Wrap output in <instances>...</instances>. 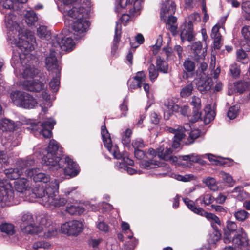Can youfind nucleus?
<instances>
[{"label": "nucleus", "instance_id": "1", "mask_svg": "<svg viewBox=\"0 0 250 250\" xmlns=\"http://www.w3.org/2000/svg\"><path fill=\"white\" fill-rule=\"evenodd\" d=\"M45 152L42 161L48 167L49 170L63 172L66 176L70 177H74L79 173L80 168L78 164L69 157H63L62 147L54 140H50Z\"/></svg>", "mask_w": 250, "mask_h": 250}, {"label": "nucleus", "instance_id": "2", "mask_svg": "<svg viewBox=\"0 0 250 250\" xmlns=\"http://www.w3.org/2000/svg\"><path fill=\"white\" fill-rule=\"evenodd\" d=\"M39 226L35 225L33 215L29 213H24L21 217L20 227L21 231L27 234H37L48 238L57 234L58 228L51 224L49 217L46 214H40L36 217Z\"/></svg>", "mask_w": 250, "mask_h": 250}, {"label": "nucleus", "instance_id": "3", "mask_svg": "<svg viewBox=\"0 0 250 250\" xmlns=\"http://www.w3.org/2000/svg\"><path fill=\"white\" fill-rule=\"evenodd\" d=\"M16 17L9 13L5 16V22L7 28L8 40L12 44H15L24 54L34 49L35 38L32 34L24 33V30L16 21Z\"/></svg>", "mask_w": 250, "mask_h": 250}, {"label": "nucleus", "instance_id": "4", "mask_svg": "<svg viewBox=\"0 0 250 250\" xmlns=\"http://www.w3.org/2000/svg\"><path fill=\"white\" fill-rule=\"evenodd\" d=\"M59 182L54 179L48 185L45 189L41 188L39 190L38 202L44 207L49 208L64 206L67 200L58 194Z\"/></svg>", "mask_w": 250, "mask_h": 250}, {"label": "nucleus", "instance_id": "5", "mask_svg": "<svg viewBox=\"0 0 250 250\" xmlns=\"http://www.w3.org/2000/svg\"><path fill=\"white\" fill-rule=\"evenodd\" d=\"M86 9L83 7H73L67 12V15L71 18L77 19L74 22L72 28L74 32V38L77 40L83 36L89 26V22L86 20L88 15Z\"/></svg>", "mask_w": 250, "mask_h": 250}, {"label": "nucleus", "instance_id": "6", "mask_svg": "<svg viewBox=\"0 0 250 250\" xmlns=\"http://www.w3.org/2000/svg\"><path fill=\"white\" fill-rule=\"evenodd\" d=\"M176 10V4L172 0H162L161 18L166 20L167 18L166 28L173 35L177 34V19L173 16Z\"/></svg>", "mask_w": 250, "mask_h": 250}, {"label": "nucleus", "instance_id": "7", "mask_svg": "<svg viewBox=\"0 0 250 250\" xmlns=\"http://www.w3.org/2000/svg\"><path fill=\"white\" fill-rule=\"evenodd\" d=\"M16 191L15 195L18 199L27 201L29 202H34L36 199L38 198L39 190L41 188L35 189L33 192L31 191L29 181L24 178L18 179L15 181L14 185Z\"/></svg>", "mask_w": 250, "mask_h": 250}, {"label": "nucleus", "instance_id": "8", "mask_svg": "<svg viewBox=\"0 0 250 250\" xmlns=\"http://www.w3.org/2000/svg\"><path fill=\"white\" fill-rule=\"evenodd\" d=\"M37 73L38 70L30 66H27L23 69L21 74L24 80L21 83L24 89L36 92L41 90L43 83L33 79Z\"/></svg>", "mask_w": 250, "mask_h": 250}, {"label": "nucleus", "instance_id": "9", "mask_svg": "<svg viewBox=\"0 0 250 250\" xmlns=\"http://www.w3.org/2000/svg\"><path fill=\"white\" fill-rule=\"evenodd\" d=\"M56 124L53 118H49L42 123H36L34 121L29 120L26 123V129L36 136L42 134L44 138H49L52 136V130Z\"/></svg>", "mask_w": 250, "mask_h": 250}, {"label": "nucleus", "instance_id": "10", "mask_svg": "<svg viewBox=\"0 0 250 250\" xmlns=\"http://www.w3.org/2000/svg\"><path fill=\"white\" fill-rule=\"evenodd\" d=\"M10 183L7 180H0V203L2 207L19 204L20 199L15 197Z\"/></svg>", "mask_w": 250, "mask_h": 250}, {"label": "nucleus", "instance_id": "11", "mask_svg": "<svg viewBox=\"0 0 250 250\" xmlns=\"http://www.w3.org/2000/svg\"><path fill=\"white\" fill-rule=\"evenodd\" d=\"M10 98L15 105L25 109L33 108L38 104L36 100L32 96L23 91H13L10 94Z\"/></svg>", "mask_w": 250, "mask_h": 250}, {"label": "nucleus", "instance_id": "12", "mask_svg": "<svg viewBox=\"0 0 250 250\" xmlns=\"http://www.w3.org/2000/svg\"><path fill=\"white\" fill-rule=\"evenodd\" d=\"M34 164L35 160L33 158H28L26 160L20 159L16 162V168L6 169L4 170V173L7 178L16 180L20 179V176L22 175L23 172L25 173V171L28 167Z\"/></svg>", "mask_w": 250, "mask_h": 250}, {"label": "nucleus", "instance_id": "13", "mask_svg": "<svg viewBox=\"0 0 250 250\" xmlns=\"http://www.w3.org/2000/svg\"><path fill=\"white\" fill-rule=\"evenodd\" d=\"M128 7L129 13L134 16L141 7L140 2L138 0H115V11L116 13L122 12V10Z\"/></svg>", "mask_w": 250, "mask_h": 250}, {"label": "nucleus", "instance_id": "14", "mask_svg": "<svg viewBox=\"0 0 250 250\" xmlns=\"http://www.w3.org/2000/svg\"><path fill=\"white\" fill-rule=\"evenodd\" d=\"M51 43L52 47L55 48L58 52H60L61 49L62 51H71L75 44L71 36L63 38L61 36L54 37Z\"/></svg>", "mask_w": 250, "mask_h": 250}, {"label": "nucleus", "instance_id": "15", "mask_svg": "<svg viewBox=\"0 0 250 250\" xmlns=\"http://www.w3.org/2000/svg\"><path fill=\"white\" fill-rule=\"evenodd\" d=\"M231 241L241 250H250V244L247 234L242 228L238 229L237 234L231 238Z\"/></svg>", "mask_w": 250, "mask_h": 250}, {"label": "nucleus", "instance_id": "16", "mask_svg": "<svg viewBox=\"0 0 250 250\" xmlns=\"http://www.w3.org/2000/svg\"><path fill=\"white\" fill-rule=\"evenodd\" d=\"M58 52L52 47L50 50L49 54L46 57L45 60V66L48 71L52 73H61V67H60L59 62L56 57V55Z\"/></svg>", "mask_w": 250, "mask_h": 250}, {"label": "nucleus", "instance_id": "17", "mask_svg": "<svg viewBox=\"0 0 250 250\" xmlns=\"http://www.w3.org/2000/svg\"><path fill=\"white\" fill-rule=\"evenodd\" d=\"M25 175L27 177H30L35 182H43L46 183L45 188L49 185L50 182V176L42 172L40 168H28L25 171Z\"/></svg>", "mask_w": 250, "mask_h": 250}, {"label": "nucleus", "instance_id": "18", "mask_svg": "<svg viewBox=\"0 0 250 250\" xmlns=\"http://www.w3.org/2000/svg\"><path fill=\"white\" fill-rule=\"evenodd\" d=\"M83 224L77 220H72L63 224L61 226L62 233L69 235H77L82 231Z\"/></svg>", "mask_w": 250, "mask_h": 250}, {"label": "nucleus", "instance_id": "19", "mask_svg": "<svg viewBox=\"0 0 250 250\" xmlns=\"http://www.w3.org/2000/svg\"><path fill=\"white\" fill-rule=\"evenodd\" d=\"M146 75L144 71H139L136 73V75L128 80L127 84L129 89L132 90L141 88L143 83L145 82Z\"/></svg>", "mask_w": 250, "mask_h": 250}, {"label": "nucleus", "instance_id": "20", "mask_svg": "<svg viewBox=\"0 0 250 250\" xmlns=\"http://www.w3.org/2000/svg\"><path fill=\"white\" fill-rule=\"evenodd\" d=\"M101 135L105 147L107 149L110 153L114 150V154L116 152L115 151H117L118 146L116 145L113 146L112 145L110 134L107 130L105 125L101 126Z\"/></svg>", "mask_w": 250, "mask_h": 250}, {"label": "nucleus", "instance_id": "21", "mask_svg": "<svg viewBox=\"0 0 250 250\" xmlns=\"http://www.w3.org/2000/svg\"><path fill=\"white\" fill-rule=\"evenodd\" d=\"M238 231L237 226L235 222L228 221L227 222L226 228L224 229V242L225 243H229L231 242L232 234Z\"/></svg>", "mask_w": 250, "mask_h": 250}, {"label": "nucleus", "instance_id": "22", "mask_svg": "<svg viewBox=\"0 0 250 250\" xmlns=\"http://www.w3.org/2000/svg\"><path fill=\"white\" fill-rule=\"evenodd\" d=\"M190 104L193 107V115L191 119L192 122H195L201 118V113L200 109L201 107V101L198 97L193 96L191 97Z\"/></svg>", "mask_w": 250, "mask_h": 250}, {"label": "nucleus", "instance_id": "23", "mask_svg": "<svg viewBox=\"0 0 250 250\" xmlns=\"http://www.w3.org/2000/svg\"><path fill=\"white\" fill-rule=\"evenodd\" d=\"M2 144L5 147V149L7 151H9L13 149V148L17 146L19 143L20 140L17 137L16 134L14 135H10L8 137L3 138L2 139Z\"/></svg>", "mask_w": 250, "mask_h": 250}, {"label": "nucleus", "instance_id": "24", "mask_svg": "<svg viewBox=\"0 0 250 250\" xmlns=\"http://www.w3.org/2000/svg\"><path fill=\"white\" fill-rule=\"evenodd\" d=\"M190 126L188 124L185 125L184 126H178L176 128L168 127L167 130L174 134V138L178 140H181L186 135L185 132L189 130Z\"/></svg>", "mask_w": 250, "mask_h": 250}, {"label": "nucleus", "instance_id": "25", "mask_svg": "<svg viewBox=\"0 0 250 250\" xmlns=\"http://www.w3.org/2000/svg\"><path fill=\"white\" fill-rule=\"evenodd\" d=\"M122 33L121 24L118 22H116L115 29V35L113 41V45L111 47V53L115 55L118 48V43L120 41L121 35Z\"/></svg>", "mask_w": 250, "mask_h": 250}, {"label": "nucleus", "instance_id": "26", "mask_svg": "<svg viewBox=\"0 0 250 250\" xmlns=\"http://www.w3.org/2000/svg\"><path fill=\"white\" fill-rule=\"evenodd\" d=\"M191 48L194 51V58L197 61L203 60L205 57V52L202 50V45L199 42L192 44Z\"/></svg>", "mask_w": 250, "mask_h": 250}, {"label": "nucleus", "instance_id": "27", "mask_svg": "<svg viewBox=\"0 0 250 250\" xmlns=\"http://www.w3.org/2000/svg\"><path fill=\"white\" fill-rule=\"evenodd\" d=\"M163 108L168 112H179V106L175 104V99L173 98L167 99L164 103Z\"/></svg>", "mask_w": 250, "mask_h": 250}, {"label": "nucleus", "instance_id": "28", "mask_svg": "<svg viewBox=\"0 0 250 250\" xmlns=\"http://www.w3.org/2000/svg\"><path fill=\"white\" fill-rule=\"evenodd\" d=\"M15 127V123L12 120L7 118L0 120V129L2 131H13Z\"/></svg>", "mask_w": 250, "mask_h": 250}, {"label": "nucleus", "instance_id": "29", "mask_svg": "<svg viewBox=\"0 0 250 250\" xmlns=\"http://www.w3.org/2000/svg\"><path fill=\"white\" fill-rule=\"evenodd\" d=\"M51 247L49 243L44 241H38L30 244L26 246L28 250H44Z\"/></svg>", "mask_w": 250, "mask_h": 250}, {"label": "nucleus", "instance_id": "30", "mask_svg": "<svg viewBox=\"0 0 250 250\" xmlns=\"http://www.w3.org/2000/svg\"><path fill=\"white\" fill-rule=\"evenodd\" d=\"M164 163L157 162L155 160H143L140 162L139 165L140 167L146 169L155 168L158 167H163Z\"/></svg>", "mask_w": 250, "mask_h": 250}, {"label": "nucleus", "instance_id": "31", "mask_svg": "<svg viewBox=\"0 0 250 250\" xmlns=\"http://www.w3.org/2000/svg\"><path fill=\"white\" fill-rule=\"evenodd\" d=\"M191 21H190L188 23V28L184 29L181 33V38L182 41L188 40L191 41L194 38L193 30L192 26L191 24Z\"/></svg>", "mask_w": 250, "mask_h": 250}, {"label": "nucleus", "instance_id": "32", "mask_svg": "<svg viewBox=\"0 0 250 250\" xmlns=\"http://www.w3.org/2000/svg\"><path fill=\"white\" fill-rule=\"evenodd\" d=\"M115 151L116 152L114 154V150L111 151L110 153L115 158L122 160L126 166L127 165L132 166L134 164L133 161L128 158L126 153L125 154H121L119 152L118 147H117V151L116 150Z\"/></svg>", "mask_w": 250, "mask_h": 250}, {"label": "nucleus", "instance_id": "33", "mask_svg": "<svg viewBox=\"0 0 250 250\" xmlns=\"http://www.w3.org/2000/svg\"><path fill=\"white\" fill-rule=\"evenodd\" d=\"M204 112V122L206 124H208L214 119L215 112L211 109L210 104H208L206 106Z\"/></svg>", "mask_w": 250, "mask_h": 250}, {"label": "nucleus", "instance_id": "34", "mask_svg": "<svg viewBox=\"0 0 250 250\" xmlns=\"http://www.w3.org/2000/svg\"><path fill=\"white\" fill-rule=\"evenodd\" d=\"M202 211V213H201L200 215L205 217L208 220L210 221L212 226L216 230L214 224H216L219 225L221 224L219 218L215 214L212 213L208 212L204 209H203Z\"/></svg>", "mask_w": 250, "mask_h": 250}, {"label": "nucleus", "instance_id": "35", "mask_svg": "<svg viewBox=\"0 0 250 250\" xmlns=\"http://www.w3.org/2000/svg\"><path fill=\"white\" fill-rule=\"evenodd\" d=\"M156 65L159 72L165 74L169 72V67L167 63L163 59H162L160 57H157Z\"/></svg>", "mask_w": 250, "mask_h": 250}, {"label": "nucleus", "instance_id": "36", "mask_svg": "<svg viewBox=\"0 0 250 250\" xmlns=\"http://www.w3.org/2000/svg\"><path fill=\"white\" fill-rule=\"evenodd\" d=\"M184 72L187 74H193L195 69V63L190 58H187L183 62Z\"/></svg>", "mask_w": 250, "mask_h": 250}, {"label": "nucleus", "instance_id": "37", "mask_svg": "<svg viewBox=\"0 0 250 250\" xmlns=\"http://www.w3.org/2000/svg\"><path fill=\"white\" fill-rule=\"evenodd\" d=\"M183 200L188 208L194 213L199 215L202 213V211L204 209L200 207L197 208L193 201L188 198H184Z\"/></svg>", "mask_w": 250, "mask_h": 250}, {"label": "nucleus", "instance_id": "38", "mask_svg": "<svg viewBox=\"0 0 250 250\" xmlns=\"http://www.w3.org/2000/svg\"><path fill=\"white\" fill-rule=\"evenodd\" d=\"M37 33L38 37L42 40H48L50 37V32L45 26H40L37 28Z\"/></svg>", "mask_w": 250, "mask_h": 250}, {"label": "nucleus", "instance_id": "39", "mask_svg": "<svg viewBox=\"0 0 250 250\" xmlns=\"http://www.w3.org/2000/svg\"><path fill=\"white\" fill-rule=\"evenodd\" d=\"M214 198L210 194H204L201 195L197 200V201H200L201 205L208 206L213 203Z\"/></svg>", "mask_w": 250, "mask_h": 250}, {"label": "nucleus", "instance_id": "40", "mask_svg": "<svg viewBox=\"0 0 250 250\" xmlns=\"http://www.w3.org/2000/svg\"><path fill=\"white\" fill-rule=\"evenodd\" d=\"M24 17L25 22L30 25L34 24L38 19L36 14L33 10L27 11L25 14Z\"/></svg>", "mask_w": 250, "mask_h": 250}, {"label": "nucleus", "instance_id": "41", "mask_svg": "<svg viewBox=\"0 0 250 250\" xmlns=\"http://www.w3.org/2000/svg\"><path fill=\"white\" fill-rule=\"evenodd\" d=\"M234 90L239 93H243L246 90L250 89V84L247 82L240 81L234 83Z\"/></svg>", "mask_w": 250, "mask_h": 250}, {"label": "nucleus", "instance_id": "42", "mask_svg": "<svg viewBox=\"0 0 250 250\" xmlns=\"http://www.w3.org/2000/svg\"><path fill=\"white\" fill-rule=\"evenodd\" d=\"M203 183L213 191H216L218 190V187L217 185L216 180L212 177H208L203 180Z\"/></svg>", "mask_w": 250, "mask_h": 250}, {"label": "nucleus", "instance_id": "43", "mask_svg": "<svg viewBox=\"0 0 250 250\" xmlns=\"http://www.w3.org/2000/svg\"><path fill=\"white\" fill-rule=\"evenodd\" d=\"M132 131L130 128H127L122 134V142L126 147H130L131 142V136Z\"/></svg>", "mask_w": 250, "mask_h": 250}, {"label": "nucleus", "instance_id": "44", "mask_svg": "<svg viewBox=\"0 0 250 250\" xmlns=\"http://www.w3.org/2000/svg\"><path fill=\"white\" fill-rule=\"evenodd\" d=\"M55 76L53 77L50 83L49 86L51 90L53 92H56L58 91L60 86V78L61 76V73L59 74L55 73Z\"/></svg>", "mask_w": 250, "mask_h": 250}, {"label": "nucleus", "instance_id": "45", "mask_svg": "<svg viewBox=\"0 0 250 250\" xmlns=\"http://www.w3.org/2000/svg\"><path fill=\"white\" fill-rule=\"evenodd\" d=\"M66 211L72 215H80L84 212V208L79 206L71 205L66 208Z\"/></svg>", "mask_w": 250, "mask_h": 250}, {"label": "nucleus", "instance_id": "46", "mask_svg": "<svg viewBox=\"0 0 250 250\" xmlns=\"http://www.w3.org/2000/svg\"><path fill=\"white\" fill-rule=\"evenodd\" d=\"M0 229L7 235H13L15 232L14 225L9 223H3L0 226Z\"/></svg>", "mask_w": 250, "mask_h": 250}, {"label": "nucleus", "instance_id": "47", "mask_svg": "<svg viewBox=\"0 0 250 250\" xmlns=\"http://www.w3.org/2000/svg\"><path fill=\"white\" fill-rule=\"evenodd\" d=\"M13 1L12 0H0V10L2 13L4 14V9L10 10L13 7Z\"/></svg>", "mask_w": 250, "mask_h": 250}, {"label": "nucleus", "instance_id": "48", "mask_svg": "<svg viewBox=\"0 0 250 250\" xmlns=\"http://www.w3.org/2000/svg\"><path fill=\"white\" fill-rule=\"evenodd\" d=\"M234 216L237 221L243 222L248 218L249 213L244 209H239L234 212Z\"/></svg>", "mask_w": 250, "mask_h": 250}, {"label": "nucleus", "instance_id": "49", "mask_svg": "<svg viewBox=\"0 0 250 250\" xmlns=\"http://www.w3.org/2000/svg\"><path fill=\"white\" fill-rule=\"evenodd\" d=\"M219 175L224 181L229 184V186L232 187L235 184V181L229 173H226L224 171H220Z\"/></svg>", "mask_w": 250, "mask_h": 250}, {"label": "nucleus", "instance_id": "50", "mask_svg": "<svg viewBox=\"0 0 250 250\" xmlns=\"http://www.w3.org/2000/svg\"><path fill=\"white\" fill-rule=\"evenodd\" d=\"M149 72V78L151 82H154L158 76V71L157 68L153 64H151L148 68Z\"/></svg>", "mask_w": 250, "mask_h": 250}, {"label": "nucleus", "instance_id": "51", "mask_svg": "<svg viewBox=\"0 0 250 250\" xmlns=\"http://www.w3.org/2000/svg\"><path fill=\"white\" fill-rule=\"evenodd\" d=\"M172 153V149L169 148H167L165 151L164 148L160 147L158 148V156L161 159L164 160V157H170Z\"/></svg>", "mask_w": 250, "mask_h": 250}, {"label": "nucleus", "instance_id": "52", "mask_svg": "<svg viewBox=\"0 0 250 250\" xmlns=\"http://www.w3.org/2000/svg\"><path fill=\"white\" fill-rule=\"evenodd\" d=\"M193 87L192 84H189L183 87L181 92L180 95L182 97H186L190 95L192 92Z\"/></svg>", "mask_w": 250, "mask_h": 250}, {"label": "nucleus", "instance_id": "53", "mask_svg": "<svg viewBox=\"0 0 250 250\" xmlns=\"http://www.w3.org/2000/svg\"><path fill=\"white\" fill-rule=\"evenodd\" d=\"M132 146L134 149H137L143 148L145 147L146 145L141 138H137L133 140Z\"/></svg>", "mask_w": 250, "mask_h": 250}, {"label": "nucleus", "instance_id": "54", "mask_svg": "<svg viewBox=\"0 0 250 250\" xmlns=\"http://www.w3.org/2000/svg\"><path fill=\"white\" fill-rule=\"evenodd\" d=\"M238 110V106H233L230 107L228 112V117L231 120L235 119L237 116Z\"/></svg>", "mask_w": 250, "mask_h": 250}, {"label": "nucleus", "instance_id": "55", "mask_svg": "<svg viewBox=\"0 0 250 250\" xmlns=\"http://www.w3.org/2000/svg\"><path fill=\"white\" fill-rule=\"evenodd\" d=\"M96 227L101 231L107 232L109 231V226L103 221H98L96 224Z\"/></svg>", "mask_w": 250, "mask_h": 250}, {"label": "nucleus", "instance_id": "56", "mask_svg": "<svg viewBox=\"0 0 250 250\" xmlns=\"http://www.w3.org/2000/svg\"><path fill=\"white\" fill-rule=\"evenodd\" d=\"M213 81L211 78L208 77L201 84V87L205 91L209 90L213 85Z\"/></svg>", "mask_w": 250, "mask_h": 250}, {"label": "nucleus", "instance_id": "57", "mask_svg": "<svg viewBox=\"0 0 250 250\" xmlns=\"http://www.w3.org/2000/svg\"><path fill=\"white\" fill-rule=\"evenodd\" d=\"M237 54V57L238 61L239 62H241L243 63H247L248 61H246L245 62H243V60L246 59L247 57V54L246 53V52L242 49H239L236 52Z\"/></svg>", "mask_w": 250, "mask_h": 250}, {"label": "nucleus", "instance_id": "58", "mask_svg": "<svg viewBox=\"0 0 250 250\" xmlns=\"http://www.w3.org/2000/svg\"><path fill=\"white\" fill-rule=\"evenodd\" d=\"M239 192V194L237 196V199L241 201L243 200L242 196L244 194H245V192H244L243 190V187L241 186H237L235 187L231 191V193H234V192Z\"/></svg>", "mask_w": 250, "mask_h": 250}, {"label": "nucleus", "instance_id": "59", "mask_svg": "<svg viewBox=\"0 0 250 250\" xmlns=\"http://www.w3.org/2000/svg\"><path fill=\"white\" fill-rule=\"evenodd\" d=\"M76 189V188L75 187L66 189L64 191V195L66 196L71 195L72 198H77L78 194Z\"/></svg>", "mask_w": 250, "mask_h": 250}, {"label": "nucleus", "instance_id": "60", "mask_svg": "<svg viewBox=\"0 0 250 250\" xmlns=\"http://www.w3.org/2000/svg\"><path fill=\"white\" fill-rule=\"evenodd\" d=\"M241 33L245 40L250 39V26H244L241 30Z\"/></svg>", "mask_w": 250, "mask_h": 250}, {"label": "nucleus", "instance_id": "61", "mask_svg": "<svg viewBox=\"0 0 250 250\" xmlns=\"http://www.w3.org/2000/svg\"><path fill=\"white\" fill-rule=\"evenodd\" d=\"M200 136V132L198 130H194L190 132L188 138V144L193 143L194 140Z\"/></svg>", "mask_w": 250, "mask_h": 250}, {"label": "nucleus", "instance_id": "62", "mask_svg": "<svg viewBox=\"0 0 250 250\" xmlns=\"http://www.w3.org/2000/svg\"><path fill=\"white\" fill-rule=\"evenodd\" d=\"M211 208L215 211L221 214H225L227 212L226 209L220 205H211Z\"/></svg>", "mask_w": 250, "mask_h": 250}, {"label": "nucleus", "instance_id": "63", "mask_svg": "<svg viewBox=\"0 0 250 250\" xmlns=\"http://www.w3.org/2000/svg\"><path fill=\"white\" fill-rule=\"evenodd\" d=\"M219 27L217 25H214L211 30L210 34L211 37L213 38H221V36L219 32Z\"/></svg>", "mask_w": 250, "mask_h": 250}, {"label": "nucleus", "instance_id": "64", "mask_svg": "<svg viewBox=\"0 0 250 250\" xmlns=\"http://www.w3.org/2000/svg\"><path fill=\"white\" fill-rule=\"evenodd\" d=\"M102 241V238H91L89 241V244L93 248H96L101 243Z\"/></svg>", "mask_w": 250, "mask_h": 250}]
</instances>
